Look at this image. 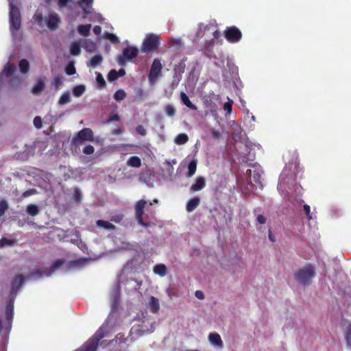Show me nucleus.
Wrapping results in <instances>:
<instances>
[{"mask_svg":"<svg viewBox=\"0 0 351 351\" xmlns=\"http://www.w3.org/2000/svg\"><path fill=\"white\" fill-rule=\"evenodd\" d=\"M148 306L152 313H158L160 309V303L158 299L154 296H151L149 300Z\"/></svg>","mask_w":351,"mask_h":351,"instance_id":"5701e85b","label":"nucleus"},{"mask_svg":"<svg viewBox=\"0 0 351 351\" xmlns=\"http://www.w3.org/2000/svg\"><path fill=\"white\" fill-rule=\"evenodd\" d=\"M245 146L247 147V149H250V151H251L253 149V147H259V145H256L255 144H253L251 142H247L245 143Z\"/></svg>","mask_w":351,"mask_h":351,"instance_id":"774afa93","label":"nucleus"},{"mask_svg":"<svg viewBox=\"0 0 351 351\" xmlns=\"http://www.w3.org/2000/svg\"><path fill=\"white\" fill-rule=\"evenodd\" d=\"M34 190L32 189V190H28V191H26L23 193V197H29L32 195H33L34 193Z\"/></svg>","mask_w":351,"mask_h":351,"instance_id":"69168bd1","label":"nucleus"},{"mask_svg":"<svg viewBox=\"0 0 351 351\" xmlns=\"http://www.w3.org/2000/svg\"><path fill=\"white\" fill-rule=\"evenodd\" d=\"M24 84V80L19 77H12L10 82V88L15 90L20 88Z\"/></svg>","mask_w":351,"mask_h":351,"instance_id":"a878e982","label":"nucleus"},{"mask_svg":"<svg viewBox=\"0 0 351 351\" xmlns=\"http://www.w3.org/2000/svg\"><path fill=\"white\" fill-rule=\"evenodd\" d=\"M96 223L98 227L103 228L106 230H113L115 228L113 224L107 221L97 220Z\"/></svg>","mask_w":351,"mask_h":351,"instance_id":"e433bc0d","label":"nucleus"},{"mask_svg":"<svg viewBox=\"0 0 351 351\" xmlns=\"http://www.w3.org/2000/svg\"><path fill=\"white\" fill-rule=\"evenodd\" d=\"M189 141V136L186 134L180 133L178 134L174 138V143L176 145H181L187 143Z\"/></svg>","mask_w":351,"mask_h":351,"instance_id":"c756f323","label":"nucleus"},{"mask_svg":"<svg viewBox=\"0 0 351 351\" xmlns=\"http://www.w3.org/2000/svg\"><path fill=\"white\" fill-rule=\"evenodd\" d=\"M180 99L183 104L186 106L188 108L192 110H197V107L195 105L193 104L190 101L189 97L184 93H181Z\"/></svg>","mask_w":351,"mask_h":351,"instance_id":"c85d7f7f","label":"nucleus"},{"mask_svg":"<svg viewBox=\"0 0 351 351\" xmlns=\"http://www.w3.org/2000/svg\"><path fill=\"white\" fill-rule=\"evenodd\" d=\"M136 132L140 134L141 135H145L146 134V130L145 129L143 128V126L142 125H138L136 128Z\"/></svg>","mask_w":351,"mask_h":351,"instance_id":"bf43d9fd","label":"nucleus"},{"mask_svg":"<svg viewBox=\"0 0 351 351\" xmlns=\"http://www.w3.org/2000/svg\"><path fill=\"white\" fill-rule=\"evenodd\" d=\"M197 169V160L193 159L192 161L190 162V163L188 165V173L187 175L189 177H192Z\"/></svg>","mask_w":351,"mask_h":351,"instance_id":"58836bf2","label":"nucleus"},{"mask_svg":"<svg viewBox=\"0 0 351 351\" xmlns=\"http://www.w3.org/2000/svg\"><path fill=\"white\" fill-rule=\"evenodd\" d=\"M20 71L23 73H26L29 71V64L26 60H21L19 62Z\"/></svg>","mask_w":351,"mask_h":351,"instance_id":"79ce46f5","label":"nucleus"},{"mask_svg":"<svg viewBox=\"0 0 351 351\" xmlns=\"http://www.w3.org/2000/svg\"><path fill=\"white\" fill-rule=\"evenodd\" d=\"M52 0H46V1L49 3H50V2ZM73 0H58L57 4H58V8L60 10H62V9L65 8L69 3H73Z\"/></svg>","mask_w":351,"mask_h":351,"instance_id":"37998d69","label":"nucleus"},{"mask_svg":"<svg viewBox=\"0 0 351 351\" xmlns=\"http://www.w3.org/2000/svg\"><path fill=\"white\" fill-rule=\"evenodd\" d=\"M195 295L197 299L203 300L204 298V294L202 291L197 290L195 292Z\"/></svg>","mask_w":351,"mask_h":351,"instance_id":"680f3d73","label":"nucleus"},{"mask_svg":"<svg viewBox=\"0 0 351 351\" xmlns=\"http://www.w3.org/2000/svg\"><path fill=\"white\" fill-rule=\"evenodd\" d=\"M138 49L136 47L130 46L124 49L122 56L117 58V62L121 66H125L127 61H131L138 55Z\"/></svg>","mask_w":351,"mask_h":351,"instance_id":"1a4fd4ad","label":"nucleus"},{"mask_svg":"<svg viewBox=\"0 0 351 351\" xmlns=\"http://www.w3.org/2000/svg\"><path fill=\"white\" fill-rule=\"evenodd\" d=\"M200 199L198 197H193L190 199L186 206L187 212L191 213L193 211L199 204Z\"/></svg>","mask_w":351,"mask_h":351,"instance_id":"393cba45","label":"nucleus"},{"mask_svg":"<svg viewBox=\"0 0 351 351\" xmlns=\"http://www.w3.org/2000/svg\"><path fill=\"white\" fill-rule=\"evenodd\" d=\"M10 3V29L14 39L19 36V31L21 27V13L19 9L14 4L17 0H8Z\"/></svg>","mask_w":351,"mask_h":351,"instance_id":"f03ea898","label":"nucleus"},{"mask_svg":"<svg viewBox=\"0 0 351 351\" xmlns=\"http://www.w3.org/2000/svg\"><path fill=\"white\" fill-rule=\"evenodd\" d=\"M93 0H78V5L83 10V19H86L88 14L92 13Z\"/></svg>","mask_w":351,"mask_h":351,"instance_id":"a211bd4d","label":"nucleus"},{"mask_svg":"<svg viewBox=\"0 0 351 351\" xmlns=\"http://www.w3.org/2000/svg\"><path fill=\"white\" fill-rule=\"evenodd\" d=\"M91 27L92 25L90 24L80 25L77 27V32L80 35L87 36L90 34Z\"/></svg>","mask_w":351,"mask_h":351,"instance_id":"7c9ffc66","label":"nucleus"},{"mask_svg":"<svg viewBox=\"0 0 351 351\" xmlns=\"http://www.w3.org/2000/svg\"><path fill=\"white\" fill-rule=\"evenodd\" d=\"M213 36V40H217L220 37V32L218 31L217 25L214 23H210L204 25L203 23L199 24V28L196 33V36L198 38L206 36L209 37V35Z\"/></svg>","mask_w":351,"mask_h":351,"instance_id":"39448f33","label":"nucleus"},{"mask_svg":"<svg viewBox=\"0 0 351 351\" xmlns=\"http://www.w3.org/2000/svg\"><path fill=\"white\" fill-rule=\"evenodd\" d=\"M33 123H34V125L37 129H40L43 126V121H42V119L40 117H38V116L36 117L34 119Z\"/></svg>","mask_w":351,"mask_h":351,"instance_id":"5fc2aeb1","label":"nucleus"},{"mask_svg":"<svg viewBox=\"0 0 351 351\" xmlns=\"http://www.w3.org/2000/svg\"><path fill=\"white\" fill-rule=\"evenodd\" d=\"M346 338L348 342H351V324L348 326L346 332Z\"/></svg>","mask_w":351,"mask_h":351,"instance_id":"e2e57ef3","label":"nucleus"},{"mask_svg":"<svg viewBox=\"0 0 351 351\" xmlns=\"http://www.w3.org/2000/svg\"><path fill=\"white\" fill-rule=\"evenodd\" d=\"M286 171H283L280 176V182L278 184V191L285 195L289 194V191L292 190L293 180L291 181V178H287Z\"/></svg>","mask_w":351,"mask_h":351,"instance_id":"ddd939ff","label":"nucleus"},{"mask_svg":"<svg viewBox=\"0 0 351 351\" xmlns=\"http://www.w3.org/2000/svg\"><path fill=\"white\" fill-rule=\"evenodd\" d=\"M33 21L40 28H47L51 32L58 29L62 23L60 15L52 10L44 14L38 10L33 16Z\"/></svg>","mask_w":351,"mask_h":351,"instance_id":"f257e3e1","label":"nucleus"},{"mask_svg":"<svg viewBox=\"0 0 351 351\" xmlns=\"http://www.w3.org/2000/svg\"><path fill=\"white\" fill-rule=\"evenodd\" d=\"M169 44L171 46L175 47L176 49H178L182 46V40L180 38H173L169 40Z\"/></svg>","mask_w":351,"mask_h":351,"instance_id":"09e8293b","label":"nucleus"},{"mask_svg":"<svg viewBox=\"0 0 351 351\" xmlns=\"http://www.w3.org/2000/svg\"><path fill=\"white\" fill-rule=\"evenodd\" d=\"M127 165L132 167H139L141 165V160L138 156H132L128 160Z\"/></svg>","mask_w":351,"mask_h":351,"instance_id":"c9c22d12","label":"nucleus"},{"mask_svg":"<svg viewBox=\"0 0 351 351\" xmlns=\"http://www.w3.org/2000/svg\"><path fill=\"white\" fill-rule=\"evenodd\" d=\"M146 204L147 202L143 199H141L138 201L135 206L136 219L138 223L144 227H148L150 225L149 223H144L143 221V209L145 207Z\"/></svg>","mask_w":351,"mask_h":351,"instance_id":"dca6fc26","label":"nucleus"},{"mask_svg":"<svg viewBox=\"0 0 351 351\" xmlns=\"http://www.w3.org/2000/svg\"><path fill=\"white\" fill-rule=\"evenodd\" d=\"M95 141L93 130L88 128L81 130L73 138V141L75 144H80L85 141L95 142Z\"/></svg>","mask_w":351,"mask_h":351,"instance_id":"9d476101","label":"nucleus"},{"mask_svg":"<svg viewBox=\"0 0 351 351\" xmlns=\"http://www.w3.org/2000/svg\"><path fill=\"white\" fill-rule=\"evenodd\" d=\"M27 213L31 216H36L39 213V208L36 204H29L26 208Z\"/></svg>","mask_w":351,"mask_h":351,"instance_id":"a19ab883","label":"nucleus"},{"mask_svg":"<svg viewBox=\"0 0 351 351\" xmlns=\"http://www.w3.org/2000/svg\"><path fill=\"white\" fill-rule=\"evenodd\" d=\"M102 19L101 15L98 13H95L93 14V18L90 19L89 21H101Z\"/></svg>","mask_w":351,"mask_h":351,"instance_id":"0e129e2a","label":"nucleus"},{"mask_svg":"<svg viewBox=\"0 0 351 351\" xmlns=\"http://www.w3.org/2000/svg\"><path fill=\"white\" fill-rule=\"evenodd\" d=\"M82 40L74 41L70 46V53L73 56H78L81 53Z\"/></svg>","mask_w":351,"mask_h":351,"instance_id":"b1692460","label":"nucleus"},{"mask_svg":"<svg viewBox=\"0 0 351 351\" xmlns=\"http://www.w3.org/2000/svg\"><path fill=\"white\" fill-rule=\"evenodd\" d=\"M93 32L96 34V35H99L101 34V28L100 26H98V25H96L93 27Z\"/></svg>","mask_w":351,"mask_h":351,"instance_id":"338daca9","label":"nucleus"},{"mask_svg":"<svg viewBox=\"0 0 351 351\" xmlns=\"http://www.w3.org/2000/svg\"><path fill=\"white\" fill-rule=\"evenodd\" d=\"M153 271L160 276H165L167 274V267L164 264H158L154 266Z\"/></svg>","mask_w":351,"mask_h":351,"instance_id":"473e14b6","label":"nucleus"},{"mask_svg":"<svg viewBox=\"0 0 351 351\" xmlns=\"http://www.w3.org/2000/svg\"><path fill=\"white\" fill-rule=\"evenodd\" d=\"M8 208V204L6 201L0 202V217L3 216Z\"/></svg>","mask_w":351,"mask_h":351,"instance_id":"3c124183","label":"nucleus"},{"mask_svg":"<svg viewBox=\"0 0 351 351\" xmlns=\"http://www.w3.org/2000/svg\"><path fill=\"white\" fill-rule=\"evenodd\" d=\"M118 77L117 71L115 70H111L108 75V79L109 81H114L117 80Z\"/></svg>","mask_w":351,"mask_h":351,"instance_id":"4d7b16f0","label":"nucleus"},{"mask_svg":"<svg viewBox=\"0 0 351 351\" xmlns=\"http://www.w3.org/2000/svg\"><path fill=\"white\" fill-rule=\"evenodd\" d=\"M104 37L114 44H118L120 42L119 38L114 34L105 32Z\"/></svg>","mask_w":351,"mask_h":351,"instance_id":"c03bdc74","label":"nucleus"},{"mask_svg":"<svg viewBox=\"0 0 351 351\" xmlns=\"http://www.w3.org/2000/svg\"><path fill=\"white\" fill-rule=\"evenodd\" d=\"M46 78L42 77L36 80L32 88L31 92L34 95H40L45 88Z\"/></svg>","mask_w":351,"mask_h":351,"instance_id":"aec40b11","label":"nucleus"},{"mask_svg":"<svg viewBox=\"0 0 351 351\" xmlns=\"http://www.w3.org/2000/svg\"><path fill=\"white\" fill-rule=\"evenodd\" d=\"M83 153L86 155H90L94 153L95 148L90 145H86L82 150Z\"/></svg>","mask_w":351,"mask_h":351,"instance_id":"603ef678","label":"nucleus"},{"mask_svg":"<svg viewBox=\"0 0 351 351\" xmlns=\"http://www.w3.org/2000/svg\"><path fill=\"white\" fill-rule=\"evenodd\" d=\"M15 70H16L15 66L14 65L11 64L10 62H8L4 66L1 76L8 77L10 75H12Z\"/></svg>","mask_w":351,"mask_h":351,"instance_id":"f704fd0d","label":"nucleus"},{"mask_svg":"<svg viewBox=\"0 0 351 351\" xmlns=\"http://www.w3.org/2000/svg\"><path fill=\"white\" fill-rule=\"evenodd\" d=\"M63 80V77H56L52 81V84L56 86V88L58 89L60 86L62 85Z\"/></svg>","mask_w":351,"mask_h":351,"instance_id":"6e6d98bb","label":"nucleus"},{"mask_svg":"<svg viewBox=\"0 0 351 351\" xmlns=\"http://www.w3.org/2000/svg\"><path fill=\"white\" fill-rule=\"evenodd\" d=\"M315 276V267L312 264H308L295 273L294 278L300 285H309Z\"/></svg>","mask_w":351,"mask_h":351,"instance_id":"7ed1b4c3","label":"nucleus"},{"mask_svg":"<svg viewBox=\"0 0 351 351\" xmlns=\"http://www.w3.org/2000/svg\"><path fill=\"white\" fill-rule=\"evenodd\" d=\"M210 344L216 349H222L223 343L221 336L217 332H211L208 336Z\"/></svg>","mask_w":351,"mask_h":351,"instance_id":"f3484780","label":"nucleus"},{"mask_svg":"<svg viewBox=\"0 0 351 351\" xmlns=\"http://www.w3.org/2000/svg\"><path fill=\"white\" fill-rule=\"evenodd\" d=\"M228 101L226 102L223 105V110L226 112V116H228L231 114L232 111V105L233 101L230 100L229 98H228Z\"/></svg>","mask_w":351,"mask_h":351,"instance_id":"de8ad7c7","label":"nucleus"},{"mask_svg":"<svg viewBox=\"0 0 351 351\" xmlns=\"http://www.w3.org/2000/svg\"><path fill=\"white\" fill-rule=\"evenodd\" d=\"M159 45L160 38L158 35L154 34H147L141 46V51L149 53L156 49Z\"/></svg>","mask_w":351,"mask_h":351,"instance_id":"0eeeda50","label":"nucleus"},{"mask_svg":"<svg viewBox=\"0 0 351 351\" xmlns=\"http://www.w3.org/2000/svg\"><path fill=\"white\" fill-rule=\"evenodd\" d=\"M125 97H126V93L122 89L118 90L114 95V98L117 101H121L123 100L125 98Z\"/></svg>","mask_w":351,"mask_h":351,"instance_id":"49530a36","label":"nucleus"},{"mask_svg":"<svg viewBox=\"0 0 351 351\" xmlns=\"http://www.w3.org/2000/svg\"><path fill=\"white\" fill-rule=\"evenodd\" d=\"M71 101V95L70 92L66 91L62 94L58 99V104L60 105H64L70 103Z\"/></svg>","mask_w":351,"mask_h":351,"instance_id":"2f4dec72","label":"nucleus"},{"mask_svg":"<svg viewBox=\"0 0 351 351\" xmlns=\"http://www.w3.org/2000/svg\"><path fill=\"white\" fill-rule=\"evenodd\" d=\"M162 64L158 59H154L152 64L149 75V81L151 84H154L157 79L160 76Z\"/></svg>","mask_w":351,"mask_h":351,"instance_id":"f8f14e48","label":"nucleus"},{"mask_svg":"<svg viewBox=\"0 0 351 351\" xmlns=\"http://www.w3.org/2000/svg\"><path fill=\"white\" fill-rule=\"evenodd\" d=\"M90 261V258H80L76 261H71L69 263V269H80L85 266Z\"/></svg>","mask_w":351,"mask_h":351,"instance_id":"4be33fe9","label":"nucleus"},{"mask_svg":"<svg viewBox=\"0 0 351 351\" xmlns=\"http://www.w3.org/2000/svg\"><path fill=\"white\" fill-rule=\"evenodd\" d=\"M65 71L67 75H72L75 73V69L74 66V64L73 63H70L66 67Z\"/></svg>","mask_w":351,"mask_h":351,"instance_id":"864d4df0","label":"nucleus"},{"mask_svg":"<svg viewBox=\"0 0 351 351\" xmlns=\"http://www.w3.org/2000/svg\"><path fill=\"white\" fill-rule=\"evenodd\" d=\"M304 211L305 214L306 215L307 219L308 220H311L313 219V216L311 213V208L308 205L304 204Z\"/></svg>","mask_w":351,"mask_h":351,"instance_id":"13d9d810","label":"nucleus"},{"mask_svg":"<svg viewBox=\"0 0 351 351\" xmlns=\"http://www.w3.org/2000/svg\"><path fill=\"white\" fill-rule=\"evenodd\" d=\"M138 331V328L134 326L132 328L131 331H130V335L128 337L125 338L124 335L123 333H119L116 336V338H115L116 341H119V342H123V343H125L126 345L129 346L134 341L132 335L134 333H136Z\"/></svg>","mask_w":351,"mask_h":351,"instance_id":"6ab92c4d","label":"nucleus"},{"mask_svg":"<svg viewBox=\"0 0 351 351\" xmlns=\"http://www.w3.org/2000/svg\"><path fill=\"white\" fill-rule=\"evenodd\" d=\"M206 186V180L202 176H198L195 178V183L190 187L191 192H197L201 191Z\"/></svg>","mask_w":351,"mask_h":351,"instance_id":"412c9836","label":"nucleus"},{"mask_svg":"<svg viewBox=\"0 0 351 351\" xmlns=\"http://www.w3.org/2000/svg\"><path fill=\"white\" fill-rule=\"evenodd\" d=\"M256 221L261 224H264L266 222V218L262 215H258L256 217Z\"/></svg>","mask_w":351,"mask_h":351,"instance_id":"052dcab7","label":"nucleus"},{"mask_svg":"<svg viewBox=\"0 0 351 351\" xmlns=\"http://www.w3.org/2000/svg\"><path fill=\"white\" fill-rule=\"evenodd\" d=\"M13 311L14 302L12 300H10L5 308V320L3 321L0 318V333L4 332L6 334L9 332L11 326V322L12 321Z\"/></svg>","mask_w":351,"mask_h":351,"instance_id":"6e6552de","label":"nucleus"},{"mask_svg":"<svg viewBox=\"0 0 351 351\" xmlns=\"http://www.w3.org/2000/svg\"><path fill=\"white\" fill-rule=\"evenodd\" d=\"M86 90V87L84 85L80 84L78 86H75L73 88V93L75 97H79L83 95V93Z\"/></svg>","mask_w":351,"mask_h":351,"instance_id":"ea45409f","label":"nucleus"},{"mask_svg":"<svg viewBox=\"0 0 351 351\" xmlns=\"http://www.w3.org/2000/svg\"><path fill=\"white\" fill-rule=\"evenodd\" d=\"M24 281V278L22 275H18L15 277L12 285V291L16 292Z\"/></svg>","mask_w":351,"mask_h":351,"instance_id":"bb28decb","label":"nucleus"},{"mask_svg":"<svg viewBox=\"0 0 351 351\" xmlns=\"http://www.w3.org/2000/svg\"><path fill=\"white\" fill-rule=\"evenodd\" d=\"M224 34L227 40L231 43H238L242 36L241 31L235 26L227 27Z\"/></svg>","mask_w":351,"mask_h":351,"instance_id":"9b49d317","label":"nucleus"},{"mask_svg":"<svg viewBox=\"0 0 351 351\" xmlns=\"http://www.w3.org/2000/svg\"><path fill=\"white\" fill-rule=\"evenodd\" d=\"M84 47L88 52H93L96 49V43L90 39H85L84 40Z\"/></svg>","mask_w":351,"mask_h":351,"instance_id":"72a5a7b5","label":"nucleus"},{"mask_svg":"<svg viewBox=\"0 0 351 351\" xmlns=\"http://www.w3.org/2000/svg\"><path fill=\"white\" fill-rule=\"evenodd\" d=\"M96 74V83L99 88H104L106 85V81L103 77V75L98 72L95 73Z\"/></svg>","mask_w":351,"mask_h":351,"instance_id":"a18cd8bd","label":"nucleus"},{"mask_svg":"<svg viewBox=\"0 0 351 351\" xmlns=\"http://www.w3.org/2000/svg\"><path fill=\"white\" fill-rule=\"evenodd\" d=\"M262 173L261 167L258 165H254L252 169L246 171L245 174L250 177L249 182L251 184L260 183V179Z\"/></svg>","mask_w":351,"mask_h":351,"instance_id":"4468645a","label":"nucleus"},{"mask_svg":"<svg viewBox=\"0 0 351 351\" xmlns=\"http://www.w3.org/2000/svg\"><path fill=\"white\" fill-rule=\"evenodd\" d=\"M106 326H102L95 334L89 339L78 351H95L99 341L102 339L105 335Z\"/></svg>","mask_w":351,"mask_h":351,"instance_id":"423d86ee","label":"nucleus"},{"mask_svg":"<svg viewBox=\"0 0 351 351\" xmlns=\"http://www.w3.org/2000/svg\"><path fill=\"white\" fill-rule=\"evenodd\" d=\"M102 61L103 57L101 55H95L90 59V62L87 64V65L93 68H96L102 62Z\"/></svg>","mask_w":351,"mask_h":351,"instance_id":"cd10ccee","label":"nucleus"},{"mask_svg":"<svg viewBox=\"0 0 351 351\" xmlns=\"http://www.w3.org/2000/svg\"><path fill=\"white\" fill-rule=\"evenodd\" d=\"M165 114L169 117H173L176 115V110L173 104H169L164 107Z\"/></svg>","mask_w":351,"mask_h":351,"instance_id":"4c0bfd02","label":"nucleus"},{"mask_svg":"<svg viewBox=\"0 0 351 351\" xmlns=\"http://www.w3.org/2000/svg\"><path fill=\"white\" fill-rule=\"evenodd\" d=\"M63 263L64 261L62 259L57 260L53 263V264L49 269L46 270L43 268H38L32 273H31L27 276V278L30 280H37L45 277L50 276L55 271H56L62 266Z\"/></svg>","mask_w":351,"mask_h":351,"instance_id":"20e7f679","label":"nucleus"},{"mask_svg":"<svg viewBox=\"0 0 351 351\" xmlns=\"http://www.w3.org/2000/svg\"><path fill=\"white\" fill-rule=\"evenodd\" d=\"M13 244V241L7 238H2L0 239V248L5 247L6 246H10Z\"/></svg>","mask_w":351,"mask_h":351,"instance_id":"8fccbe9b","label":"nucleus"},{"mask_svg":"<svg viewBox=\"0 0 351 351\" xmlns=\"http://www.w3.org/2000/svg\"><path fill=\"white\" fill-rule=\"evenodd\" d=\"M219 96L210 93L204 97L205 107L210 110L212 113H215L218 109L217 102L219 101Z\"/></svg>","mask_w":351,"mask_h":351,"instance_id":"2eb2a0df","label":"nucleus"}]
</instances>
